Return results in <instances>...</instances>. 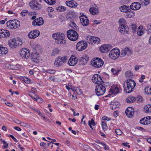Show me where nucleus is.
Wrapping results in <instances>:
<instances>
[{
  "instance_id": "1a4fd4ad",
  "label": "nucleus",
  "mask_w": 151,
  "mask_h": 151,
  "mask_svg": "<svg viewBox=\"0 0 151 151\" xmlns=\"http://www.w3.org/2000/svg\"><path fill=\"white\" fill-rule=\"evenodd\" d=\"M119 50L114 48L110 51L109 54V56L112 59L115 60L117 58L119 55Z\"/></svg>"
},
{
  "instance_id": "09e8293b",
  "label": "nucleus",
  "mask_w": 151,
  "mask_h": 151,
  "mask_svg": "<svg viewBox=\"0 0 151 151\" xmlns=\"http://www.w3.org/2000/svg\"><path fill=\"white\" fill-rule=\"evenodd\" d=\"M70 25L72 27H75V28H74V29L76 30L78 29V27L74 22H72L70 24Z\"/></svg>"
},
{
  "instance_id": "864d4df0",
  "label": "nucleus",
  "mask_w": 151,
  "mask_h": 151,
  "mask_svg": "<svg viewBox=\"0 0 151 151\" xmlns=\"http://www.w3.org/2000/svg\"><path fill=\"white\" fill-rule=\"evenodd\" d=\"M138 35L139 36L142 35V26H139L138 28V31L137 33Z\"/></svg>"
},
{
  "instance_id": "bb28decb",
  "label": "nucleus",
  "mask_w": 151,
  "mask_h": 151,
  "mask_svg": "<svg viewBox=\"0 0 151 151\" xmlns=\"http://www.w3.org/2000/svg\"><path fill=\"white\" fill-rule=\"evenodd\" d=\"M75 17V13L73 11H70L67 14L66 17L68 20H71Z\"/></svg>"
},
{
  "instance_id": "e2e57ef3",
  "label": "nucleus",
  "mask_w": 151,
  "mask_h": 151,
  "mask_svg": "<svg viewBox=\"0 0 151 151\" xmlns=\"http://www.w3.org/2000/svg\"><path fill=\"white\" fill-rule=\"evenodd\" d=\"M2 142L4 144V148H7L8 147V144L7 143L5 140L2 141Z\"/></svg>"
},
{
  "instance_id": "f704fd0d",
  "label": "nucleus",
  "mask_w": 151,
  "mask_h": 151,
  "mask_svg": "<svg viewBox=\"0 0 151 151\" xmlns=\"http://www.w3.org/2000/svg\"><path fill=\"white\" fill-rule=\"evenodd\" d=\"M86 40H88L89 44L93 45L94 43V40H93V37L91 36H88L86 37Z\"/></svg>"
},
{
  "instance_id": "0e129e2a",
  "label": "nucleus",
  "mask_w": 151,
  "mask_h": 151,
  "mask_svg": "<svg viewBox=\"0 0 151 151\" xmlns=\"http://www.w3.org/2000/svg\"><path fill=\"white\" fill-rule=\"evenodd\" d=\"M20 125L22 126L27 127L28 126L29 124L26 123L24 122H20Z\"/></svg>"
},
{
  "instance_id": "aec40b11",
  "label": "nucleus",
  "mask_w": 151,
  "mask_h": 151,
  "mask_svg": "<svg viewBox=\"0 0 151 151\" xmlns=\"http://www.w3.org/2000/svg\"><path fill=\"white\" fill-rule=\"evenodd\" d=\"M39 53L33 52L31 55L32 60L34 62L38 63L39 61Z\"/></svg>"
},
{
  "instance_id": "a18cd8bd",
  "label": "nucleus",
  "mask_w": 151,
  "mask_h": 151,
  "mask_svg": "<svg viewBox=\"0 0 151 151\" xmlns=\"http://www.w3.org/2000/svg\"><path fill=\"white\" fill-rule=\"evenodd\" d=\"M6 67L7 68L13 70H15L16 68V67L15 66L12 65L8 64L6 65Z\"/></svg>"
},
{
  "instance_id": "58836bf2",
  "label": "nucleus",
  "mask_w": 151,
  "mask_h": 151,
  "mask_svg": "<svg viewBox=\"0 0 151 151\" xmlns=\"http://www.w3.org/2000/svg\"><path fill=\"white\" fill-rule=\"evenodd\" d=\"M60 50L57 48H54L52 51V55L54 56L59 54Z\"/></svg>"
},
{
  "instance_id": "bf43d9fd",
  "label": "nucleus",
  "mask_w": 151,
  "mask_h": 151,
  "mask_svg": "<svg viewBox=\"0 0 151 151\" xmlns=\"http://www.w3.org/2000/svg\"><path fill=\"white\" fill-rule=\"evenodd\" d=\"M115 132L118 135H121L122 133V132L119 129H116L115 130Z\"/></svg>"
},
{
  "instance_id": "49530a36",
  "label": "nucleus",
  "mask_w": 151,
  "mask_h": 151,
  "mask_svg": "<svg viewBox=\"0 0 151 151\" xmlns=\"http://www.w3.org/2000/svg\"><path fill=\"white\" fill-rule=\"evenodd\" d=\"M93 40H94V43L98 44L100 41V39L96 37H93Z\"/></svg>"
},
{
  "instance_id": "052dcab7",
  "label": "nucleus",
  "mask_w": 151,
  "mask_h": 151,
  "mask_svg": "<svg viewBox=\"0 0 151 151\" xmlns=\"http://www.w3.org/2000/svg\"><path fill=\"white\" fill-rule=\"evenodd\" d=\"M125 20L123 18L120 19L119 20V22L120 25H121L122 24H124L125 23Z\"/></svg>"
},
{
  "instance_id": "13d9d810",
  "label": "nucleus",
  "mask_w": 151,
  "mask_h": 151,
  "mask_svg": "<svg viewBox=\"0 0 151 151\" xmlns=\"http://www.w3.org/2000/svg\"><path fill=\"white\" fill-rule=\"evenodd\" d=\"M143 3L144 4V5L145 6L149 4L150 3L149 0H142V3Z\"/></svg>"
},
{
  "instance_id": "7c9ffc66",
  "label": "nucleus",
  "mask_w": 151,
  "mask_h": 151,
  "mask_svg": "<svg viewBox=\"0 0 151 151\" xmlns=\"http://www.w3.org/2000/svg\"><path fill=\"white\" fill-rule=\"evenodd\" d=\"M33 52L40 54L41 52L42 49L40 45H35L33 47Z\"/></svg>"
},
{
  "instance_id": "c03bdc74",
  "label": "nucleus",
  "mask_w": 151,
  "mask_h": 151,
  "mask_svg": "<svg viewBox=\"0 0 151 151\" xmlns=\"http://www.w3.org/2000/svg\"><path fill=\"white\" fill-rule=\"evenodd\" d=\"M102 128L104 131H105L107 129L108 127L106 124L104 122H102L101 123Z\"/></svg>"
},
{
  "instance_id": "ddd939ff",
  "label": "nucleus",
  "mask_w": 151,
  "mask_h": 151,
  "mask_svg": "<svg viewBox=\"0 0 151 151\" xmlns=\"http://www.w3.org/2000/svg\"><path fill=\"white\" fill-rule=\"evenodd\" d=\"M29 5L31 8L34 9H39L41 8V6L39 3L36 1H32L29 3Z\"/></svg>"
},
{
  "instance_id": "79ce46f5",
  "label": "nucleus",
  "mask_w": 151,
  "mask_h": 151,
  "mask_svg": "<svg viewBox=\"0 0 151 151\" xmlns=\"http://www.w3.org/2000/svg\"><path fill=\"white\" fill-rule=\"evenodd\" d=\"M88 125L90 127L93 129V128L92 127V125L93 126H95L96 125V124L95 123V121L93 120V119H92L91 121H89L88 122Z\"/></svg>"
},
{
  "instance_id": "0eeeda50",
  "label": "nucleus",
  "mask_w": 151,
  "mask_h": 151,
  "mask_svg": "<svg viewBox=\"0 0 151 151\" xmlns=\"http://www.w3.org/2000/svg\"><path fill=\"white\" fill-rule=\"evenodd\" d=\"M104 62L101 59L98 58H94L91 61V64L96 68L101 67L104 64Z\"/></svg>"
},
{
  "instance_id": "774afa93",
  "label": "nucleus",
  "mask_w": 151,
  "mask_h": 151,
  "mask_svg": "<svg viewBox=\"0 0 151 151\" xmlns=\"http://www.w3.org/2000/svg\"><path fill=\"white\" fill-rule=\"evenodd\" d=\"M47 10L48 12H51L53 11V8L52 7H48L47 8Z\"/></svg>"
},
{
  "instance_id": "5701e85b",
  "label": "nucleus",
  "mask_w": 151,
  "mask_h": 151,
  "mask_svg": "<svg viewBox=\"0 0 151 151\" xmlns=\"http://www.w3.org/2000/svg\"><path fill=\"white\" fill-rule=\"evenodd\" d=\"M9 35L10 33L8 30L3 29H0V37H7Z\"/></svg>"
},
{
  "instance_id": "9d476101",
  "label": "nucleus",
  "mask_w": 151,
  "mask_h": 151,
  "mask_svg": "<svg viewBox=\"0 0 151 151\" xmlns=\"http://www.w3.org/2000/svg\"><path fill=\"white\" fill-rule=\"evenodd\" d=\"M20 54L23 58H27L30 56L29 51L26 48H23L21 49L20 52Z\"/></svg>"
},
{
  "instance_id": "412c9836",
  "label": "nucleus",
  "mask_w": 151,
  "mask_h": 151,
  "mask_svg": "<svg viewBox=\"0 0 151 151\" xmlns=\"http://www.w3.org/2000/svg\"><path fill=\"white\" fill-rule=\"evenodd\" d=\"M141 7V4L138 2L133 3L131 4L130 6V9L134 10L139 9Z\"/></svg>"
},
{
  "instance_id": "f8f14e48",
  "label": "nucleus",
  "mask_w": 151,
  "mask_h": 151,
  "mask_svg": "<svg viewBox=\"0 0 151 151\" xmlns=\"http://www.w3.org/2000/svg\"><path fill=\"white\" fill-rule=\"evenodd\" d=\"M119 30L122 34L124 35L128 33L129 28L126 25L122 24L120 25Z\"/></svg>"
},
{
  "instance_id": "c756f323",
  "label": "nucleus",
  "mask_w": 151,
  "mask_h": 151,
  "mask_svg": "<svg viewBox=\"0 0 151 151\" xmlns=\"http://www.w3.org/2000/svg\"><path fill=\"white\" fill-rule=\"evenodd\" d=\"M151 122V117L148 116L142 118V124L146 125Z\"/></svg>"
},
{
  "instance_id": "20e7f679",
  "label": "nucleus",
  "mask_w": 151,
  "mask_h": 151,
  "mask_svg": "<svg viewBox=\"0 0 151 151\" xmlns=\"http://www.w3.org/2000/svg\"><path fill=\"white\" fill-rule=\"evenodd\" d=\"M67 36L70 40L73 41H76L78 38V35L77 32L73 29L68 30L67 33Z\"/></svg>"
},
{
  "instance_id": "9b49d317",
  "label": "nucleus",
  "mask_w": 151,
  "mask_h": 151,
  "mask_svg": "<svg viewBox=\"0 0 151 151\" xmlns=\"http://www.w3.org/2000/svg\"><path fill=\"white\" fill-rule=\"evenodd\" d=\"M92 80L93 83L98 85L101 84V83L103 82L101 77L98 74H95L93 76Z\"/></svg>"
},
{
  "instance_id": "2f4dec72",
  "label": "nucleus",
  "mask_w": 151,
  "mask_h": 151,
  "mask_svg": "<svg viewBox=\"0 0 151 151\" xmlns=\"http://www.w3.org/2000/svg\"><path fill=\"white\" fill-rule=\"evenodd\" d=\"M119 106V104L117 102H111L110 103V108L112 110L115 109Z\"/></svg>"
},
{
  "instance_id": "2eb2a0df",
  "label": "nucleus",
  "mask_w": 151,
  "mask_h": 151,
  "mask_svg": "<svg viewBox=\"0 0 151 151\" xmlns=\"http://www.w3.org/2000/svg\"><path fill=\"white\" fill-rule=\"evenodd\" d=\"M80 20L83 26H87L89 24V21L85 15H81L80 17Z\"/></svg>"
},
{
  "instance_id": "7ed1b4c3",
  "label": "nucleus",
  "mask_w": 151,
  "mask_h": 151,
  "mask_svg": "<svg viewBox=\"0 0 151 151\" xmlns=\"http://www.w3.org/2000/svg\"><path fill=\"white\" fill-rule=\"evenodd\" d=\"M68 59V57L65 56L62 57L60 56L57 58L54 63V66L58 67L61 66L63 63H66Z\"/></svg>"
},
{
  "instance_id": "ea45409f",
  "label": "nucleus",
  "mask_w": 151,
  "mask_h": 151,
  "mask_svg": "<svg viewBox=\"0 0 151 151\" xmlns=\"http://www.w3.org/2000/svg\"><path fill=\"white\" fill-rule=\"evenodd\" d=\"M125 75L127 78H132L133 76V73L130 70H128L125 73Z\"/></svg>"
},
{
  "instance_id": "f3484780",
  "label": "nucleus",
  "mask_w": 151,
  "mask_h": 151,
  "mask_svg": "<svg viewBox=\"0 0 151 151\" xmlns=\"http://www.w3.org/2000/svg\"><path fill=\"white\" fill-rule=\"evenodd\" d=\"M125 113L128 117L132 118L134 116V110L132 107H128L126 109Z\"/></svg>"
},
{
  "instance_id": "dca6fc26",
  "label": "nucleus",
  "mask_w": 151,
  "mask_h": 151,
  "mask_svg": "<svg viewBox=\"0 0 151 151\" xmlns=\"http://www.w3.org/2000/svg\"><path fill=\"white\" fill-rule=\"evenodd\" d=\"M78 62V59L75 56L72 55L68 61V64L71 66H73Z\"/></svg>"
},
{
  "instance_id": "cd10ccee",
  "label": "nucleus",
  "mask_w": 151,
  "mask_h": 151,
  "mask_svg": "<svg viewBox=\"0 0 151 151\" xmlns=\"http://www.w3.org/2000/svg\"><path fill=\"white\" fill-rule=\"evenodd\" d=\"M120 11L123 12H130V6L126 5H123L119 7Z\"/></svg>"
},
{
  "instance_id": "423d86ee",
  "label": "nucleus",
  "mask_w": 151,
  "mask_h": 151,
  "mask_svg": "<svg viewBox=\"0 0 151 151\" xmlns=\"http://www.w3.org/2000/svg\"><path fill=\"white\" fill-rule=\"evenodd\" d=\"M96 87L95 91L97 96H100L104 94L106 89L105 87L102 83L96 85Z\"/></svg>"
},
{
  "instance_id": "5fc2aeb1",
  "label": "nucleus",
  "mask_w": 151,
  "mask_h": 151,
  "mask_svg": "<svg viewBox=\"0 0 151 151\" xmlns=\"http://www.w3.org/2000/svg\"><path fill=\"white\" fill-rule=\"evenodd\" d=\"M28 11L27 10H23L21 13V15L22 16H25L27 15V14L28 13Z\"/></svg>"
},
{
  "instance_id": "37998d69",
  "label": "nucleus",
  "mask_w": 151,
  "mask_h": 151,
  "mask_svg": "<svg viewBox=\"0 0 151 151\" xmlns=\"http://www.w3.org/2000/svg\"><path fill=\"white\" fill-rule=\"evenodd\" d=\"M84 60V58L83 57H81L80 59H79L78 60V64L80 65H85L86 62H84L83 61Z\"/></svg>"
},
{
  "instance_id": "6e6552de",
  "label": "nucleus",
  "mask_w": 151,
  "mask_h": 151,
  "mask_svg": "<svg viewBox=\"0 0 151 151\" xmlns=\"http://www.w3.org/2000/svg\"><path fill=\"white\" fill-rule=\"evenodd\" d=\"M87 46V44L85 41H81L79 42L76 44L77 49L79 51L85 50Z\"/></svg>"
},
{
  "instance_id": "473e14b6",
  "label": "nucleus",
  "mask_w": 151,
  "mask_h": 151,
  "mask_svg": "<svg viewBox=\"0 0 151 151\" xmlns=\"http://www.w3.org/2000/svg\"><path fill=\"white\" fill-rule=\"evenodd\" d=\"M144 111L146 113H151V105L148 104L144 107Z\"/></svg>"
},
{
  "instance_id": "e433bc0d",
  "label": "nucleus",
  "mask_w": 151,
  "mask_h": 151,
  "mask_svg": "<svg viewBox=\"0 0 151 151\" xmlns=\"http://www.w3.org/2000/svg\"><path fill=\"white\" fill-rule=\"evenodd\" d=\"M56 9L58 11L61 12H64L66 11V8L63 6H60L56 7Z\"/></svg>"
},
{
  "instance_id": "393cba45",
  "label": "nucleus",
  "mask_w": 151,
  "mask_h": 151,
  "mask_svg": "<svg viewBox=\"0 0 151 151\" xmlns=\"http://www.w3.org/2000/svg\"><path fill=\"white\" fill-rule=\"evenodd\" d=\"M147 27L148 29V30L147 29L146 30L145 28H144L143 26H142V35H148L149 33H151V24H148L147 26Z\"/></svg>"
},
{
  "instance_id": "b1692460",
  "label": "nucleus",
  "mask_w": 151,
  "mask_h": 151,
  "mask_svg": "<svg viewBox=\"0 0 151 151\" xmlns=\"http://www.w3.org/2000/svg\"><path fill=\"white\" fill-rule=\"evenodd\" d=\"M98 7L96 6L91 7L89 9V12L91 14L93 15L98 14L99 13Z\"/></svg>"
},
{
  "instance_id": "4c0bfd02",
  "label": "nucleus",
  "mask_w": 151,
  "mask_h": 151,
  "mask_svg": "<svg viewBox=\"0 0 151 151\" xmlns=\"http://www.w3.org/2000/svg\"><path fill=\"white\" fill-rule=\"evenodd\" d=\"M0 50L2 55H6L8 52L7 49L6 47H1Z\"/></svg>"
},
{
  "instance_id": "f257e3e1",
  "label": "nucleus",
  "mask_w": 151,
  "mask_h": 151,
  "mask_svg": "<svg viewBox=\"0 0 151 151\" xmlns=\"http://www.w3.org/2000/svg\"><path fill=\"white\" fill-rule=\"evenodd\" d=\"M124 85L123 87L125 92L127 93H129L133 91L135 86L136 83L133 80L129 79L126 80Z\"/></svg>"
},
{
  "instance_id": "39448f33",
  "label": "nucleus",
  "mask_w": 151,
  "mask_h": 151,
  "mask_svg": "<svg viewBox=\"0 0 151 151\" xmlns=\"http://www.w3.org/2000/svg\"><path fill=\"white\" fill-rule=\"evenodd\" d=\"M7 27L12 29H15L20 26V22L17 20H10L6 22Z\"/></svg>"
},
{
  "instance_id": "c9c22d12",
  "label": "nucleus",
  "mask_w": 151,
  "mask_h": 151,
  "mask_svg": "<svg viewBox=\"0 0 151 151\" xmlns=\"http://www.w3.org/2000/svg\"><path fill=\"white\" fill-rule=\"evenodd\" d=\"M129 51V48L126 47L121 51L120 54L121 57H124L126 55L127 52Z\"/></svg>"
},
{
  "instance_id": "338daca9",
  "label": "nucleus",
  "mask_w": 151,
  "mask_h": 151,
  "mask_svg": "<svg viewBox=\"0 0 151 151\" xmlns=\"http://www.w3.org/2000/svg\"><path fill=\"white\" fill-rule=\"evenodd\" d=\"M141 68V65H136L134 67V69L135 70H138L139 68Z\"/></svg>"
},
{
  "instance_id": "4468645a",
  "label": "nucleus",
  "mask_w": 151,
  "mask_h": 151,
  "mask_svg": "<svg viewBox=\"0 0 151 151\" xmlns=\"http://www.w3.org/2000/svg\"><path fill=\"white\" fill-rule=\"evenodd\" d=\"M40 35L39 31L36 29L30 32L28 34V36L30 38L34 39L38 37Z\"/></svg>"
},
{
  "instance_id": "a878e982",
  "label": "nucleus",
  "mask_w": 151,
  "mask_h": 151,
  "mask_svg": "<svg viewBox=\"0 0 151 151\" xmlns=\"http://www.w3.org/2000/svg\"><path fill=\"white\" fill-rule=\"evenodd\" d=\"M16 41L17 40L15 38L10 39L9 41L8 45L9 46L12 48L16 47L17 44Z\"/></svg>"
},
{
  "instance_id": "680f3d73",
  "label": "nucleus",
  "mask_w": 151,
  "mask_h": 151,
  "mask_svg": "<svg viewBox=\"0 0 151 151\" xmlns=\"http://www.w3.org/2000/svg\"><path fill=\"white\" fill-rule=\"evenodd\" d=\"M34 99H35L36 101H37L38 100L39 102H42L43 101V100L40 97L37 96L36 98H34Z\"/></svg>"
},
{
  "instance_id": "8fccbe9b",
  "label": "nucleus",
  "mask_w": 151,
  "mask_h": 151,
  "mask_svg": "<svg viewBox=\"0 0 151 151\" xmlns=\"http://www.w3.org/2000/svg\"><path fill=\"white\" fill-rule=\"evenodd\" d=\"M131 28L133 32H136L137 29V26L135 24H132L131 25Z\"/></svg>"
},
{
  "instance_id": "4d7b16f0",
  "label": "nucleus",
  "mask_w": 151,
  "mask_h": 151,
  "mask_svg": "<svg viewBox=\"0 0 151 151\" xmlns=\"http://www.w3.org/2000/svg\"><path fill=\"white\" fill-rule=\"evenodd\" d=\"M59 21L60 22H62L65 20V17L62 16L60 15L59 17Z\"/></svg>"
},
{
  "instance_id": "a19ab883",
  "label": "nucleus",
  "mask_w": 151,
  "mask_h": 151,
  "mask_svg": "<svg viewBox=\"0 0 151 151\" xmlns=\"http://www.w3.org/2000/svg\"><path fill=\"white\" fill-rule=\"evenodd\" d=\"M144 92L148 95H151V88L148 86L145 87L144 89Z\"/></svg>"
},
{
  "instance_id": "a211bd4d",
  "label": "nucleus",
  "mask_w": 151,
  "mask_h": 151,
  "mask_svg": "<svg viewBox=\"0 0 151 151\" xmlns=\"http://www.w3.org/2000/svg\"><path fill=\"white\" fill-rule=\"evenodd\" d=\"M111 46L109 45H104L100 48L101 51L103 53H106L111 49Z\"/></svg>"
},
{
  "instance_id": "de8ad7c7",
  "label": "nucleus",
  "mask_w": 151,
  "mask_h": 151,
  "mask_svg": "<svg viewBox=\"0 0 151 151\" xmlns=\"http://www.w3.org/2000/svg\"><path fill=\"white\" fill-rule=\"evenodd\" d=\"M49 4H53L55 3V0H43Z\"/></svg>"
},
{
  "instance_id": "4be33fe9",
  "label": "nucleus",
  "mask_w": 151,
  "mask_h": 151,
  "mask_svg": "<svg viewBox=\"0 0 151 151\" xmlns=\"http://www.w3.org/2000/svg\"><path fill=\"white\" fill-rule=\"evenodd\" d=\"M119 89L116 85L112 86L109 91L110 93H111L112 94H116L119 93Z\"/></svg>"
},
{
  "instance_id": "6e6d98bb",
  "label": "nucleus",
  "mask_w": 151,
  "mask_h": 151,
  "mask_svg": "<svg viewBox=\"0 0 151 151\" xmlns=\"http://www.w3.org/2000/svg\"><path fill=\"white\" fill-rule=\"evenodd\" d=\"M23 81L25 83H29L30 82V80L29 79L26 77H22Z\"/></svg>"
},
{
  "instance_id": "6ab92c4d",
  "label": "nucleus",
  "mask_w": 151,
  "mask_h": 151,
  "mask_svg": "<svg viewBox=\"0 0 151 151\" xmlns=\"http://www.w3.org/2000/svg\"><path fill=\"white\" fill-rule=\"evenodd\" d=\"M44 20L41 17H39L36 19L32 22V24L34 26H41L44 23Z\"/></svg>"
},
{
  "instance_id": "f03ea898",
  "label": "nucleus",
  "mask_w": 151,
  "mask_h": 151,
  "mask_svg": "<svg viewBox=\"0 0 151 151\" xmlns=\"http://www.w3.org/2000/svg\"><path fill=\"white\" fill-rule=\"evenodd\" d=\"M52 37L56 40V42L58 44H64L66 41L65 39V36L63 33H56L52 35Z\"/></svg>"
},
{
  "instance_id": "603ef678",
  "label": "nucleus",
  "mask_w": 151,
  "mask_h": 151,
  "mask_svg": "<svg viewBox=\"0 0 151 151\" xmlns=\"http://www.w3.org/2000/svg\"><path fill=\"white\" fill-rule=\"evenodd\" d=\"M45 72L50 74H53L55 73V71L53 70L49 69L45 70Z\"/></svg>"
},
{
  "instance_id": "3c124183",
  "label": "nucleus",
  "mask_w": 151,
  "mask_h": 151,
  "mask_svg": "<svg viewBox=\"0 0 151 151\" xmlns=\"http://www.w3.org/2000/svg\"><path fill=\"white\" fill-rule=\"evenodd\" d=\"M111 73L113 74H116L119 72L120 70H116L114 68H112L111 70Z\"/></svg>"
},
{
  "instance_id": "c85d7f7f",
  "label": "nucleus",
  "mask_w": 151,
  "mask_h": 151,
  "mask_svg": "<svg viewBox=\"0 0 151 151\" xmlns=\"http://www.w3.org/2000/svg\"><path fill=\"white\" fill-rule=\"evenodd\" d=\"M65 4L67 6L71 8H75L78 5L76 2L69 1H66Z\"/></svg>"
},
{
  "instance_id": "69168bd1",
  "label": "nucleus",
  "mask_w": 151,
  "mask_h": 151,
  "mask_svg": "<svg viewBox=\"0 0 151 151\" xmlns=\"http://www.w3.org/2000/svg\"><path fill=\"white\" fill-rule=\"evenodd\" d=\"M102 145L104 147L105 150H107L109 149V147L105 143H103Z\"/></svg>"
},
{
  "instance_id": "72a5a7b5",
  "label": "nucleus",
  "mask_w": 151,
  "mask_h": 151,
  "mask_svg": "<svg viewBox=\"0 0 151 151\" xmlns=\"http://www.w3.org/2000/svg\"><path fill=\"white\" fill-rule=\"evenodd\" d=\"M136 100L135 98L133 96H129L127 98L126 101L127 103H131L134 102Z\"/></svg>"
}]
</instances>
